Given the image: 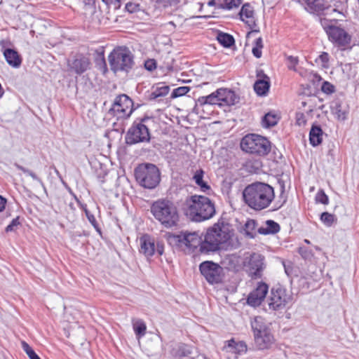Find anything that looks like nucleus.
I'll return each mask as SVG.
<instances>
[{"mask_svg": "<svg viewBox=\"0 0 359 359\" xmlns=\"http://www.w3.org/2000/svg\"><path fill=\"white\" fill-rule=\"evenodd\" d=\"M301 4L305 5V8L311 13H319L325 10H329L324 0H298Z\"/></svg>", "mask_w": 359, "mask_h": 359, "instance_id": "b1692460", "label": "nucleus"}, {"mask_svg": "<svg viewBox=\"0 0 359 359\" xmlns=\"http://www.w3.org/2000/svg\"><path fill=\"white\" fill-rule=\"evenodd\" d=\"M220 106H231L237 103L239 97L236 93L227 88H219L217 90Z\"/></svg>", "mask_w": 359, "mask_h": 359, "instance_id": "5701e85b", "label": "nucleus"}, {"mask_svg": "<svg viewBox=\"0 0 359 359\" xmlns=\"http://www.w3.org/2000/svg\"><path fill=\"white\" fill-rule=\"evenodd\" d=\"M117 118H127L133 111V102L126 95L123 94L117 96L111 109Z\"/></svg>", "mask_w": 359, "mask_h": 359, "instance_id": "f8f14e48", "label": "nucleus"}, {"mask_svg": "<svg viewBox=\"0 0 359 359\" xmlns=\"http://www.w3.org/2000/svg\"><path fill=\"white\" fill-rule=\"evenodd\" d=\"M22 348L28 355L29 359H41L39 356L35 353L33 348L25 341H22Z\"/></svg>", "mask_w": 359, "mask_h": 359, "instance_id": "ea45409f", "label": "nucleus"}, {"mask_svg": "<svg viewBox=\"0 0 359 359\" xmlns=\"http://www.w3.org/2000/svg\"><path fill=\"white\" fill-rule=\"evenodd\" d=\"M32 172V171H31V170H28V172H25V174H27V175H29V173H31Z\"/></svg>", "mask_w": 359, "mask_h": 359, "instance_id": "bf43d9fd", "label": "nucleus"}, {"mask_svg": "<svg viewBox=\"0 0 359 359\" xmlns=\"http://www.w3.org/2000/svg\"><path fill=\"white\" fill-rule=\"evenodd\" d=\"M255 344L259 350L269 348L274 343V337L264 319L256 316L251 320Z\"/></svg>", "mask_w": 359, "mask_h": 359, "instance_id": "39448f33", "label": "nucleus"}, {"mask_svg": "<svg viewBox=\"0 0 359 359\" xmlns=\"http://www.w3.org/2000/svg\"><path fill=\"white\" fill-rule=\"evenodd\" d=\"M278 116L271 112L267 113L262 119V126L264 128H270L276 126L278 121Z\"/></svg>", "mask_w": 359, "mask_h": 359, "instance_id": "473e14b6", "label": "nucleus"}, {"mask_svg": "<svg viewBox=\"0 0 359 359\" xmlns=\"http://www.w3.org/2000/svg\"><path fill=\"white\" fill-rule=\"evenodd\" d=\"M204 172L203 170H197L194 173L193 179L196 184L200 187L201 191L207 192L210 190V187L203 181Z\"/></svg>", "mask_w": 359, "mask_h": 359, "instance_id": "7c9ffc66", "label": "nucleus"}, {"mask_svg": "<svg viewBox=\"0 0 359 359\" xmlns=\"http://www.w3.org/2000/svg\"><path fill=\"white\" fill-rule=\"evenodd\" d=\"M133 327L137 339L143 337L146 333V324L140 319L133 320Z\"/></svg>", "mask_w": 359, "mask_h": 359, "instance_id": "2f4dec72", "label": "nucleus"}, {"mask_svg": "<svg viewBox=\"0 0 359 359\" xmlns=\"http://www.w3.org/2000/svg\"><path fill=\"white\" fill-rule=\"evenodd\" d=\"M20 222L18 221V217L13 219L11 224L6 226V231L9 232L15 231V227L18 226Z\"/></svg>", "mask_w": 359, "mask_h": 359, "instance_id": "a18cd8bd", "label": "nucleus"}, {"mask_svg": "<svg viewBox=\"0 0 359 359\" xmlns=\"http://www.w3.org/2000/svg\"><path fill=\"white\" fill-rule=\"evenodd\" d=\"M320 219L325 225L330 226L334 221V215L328 212H323L321 215Z\"/></svg>", "mask_w": 359, "mask_h": 359, "instance_id": "79ce46f5", "label": "nucleus"}, {"mask_svg": "<svg viewBox=\"0 0 359 359\" xmlns=\"http://www.w3.org/2000/svg\"><path fill=\"white\" fill-rule=\"evenodd\" d=\"M111 69L114 72H128L132 69L134 61L130 50L125 47L115 48L108 57Z\"/></svg>", "mask_w": 359, "mask_h": 359, "instance_id": "423d86ee", "label": "nucleus"}, {"mask_svg": "<svg viewBox=\"0 0 359 359\" xmlns=\"http://www.w3.org/2000/svg\"><path fill=\"white\" fill-rule=\"evenodd\" d=\"M240 19L250 29L257 26L255 13L253 7L249 4H245L239 13Z\"/></svg>", "mask_w": 359, "mask_h": 359, "instance_id": "4be33fe9", "label": "nucleus"}, {"mask_svg": "<svg viewBox=\"0 0 359 359\" xmlns=\"http://www.w3.org/2000/svg\"><path fill=\"white\" fill-rule=\"evenodd\" d=\"M231 237V231L228 224L216 223L209 228L204 235L203 250L206 254L215 252L221 249Z\"/></svg>", "mask_w": 359, "mask_h": 359, "instance_id": "f03ea898", "label": "nucleus"}, {"mask_svg": "<svg viewBox=\"0 0 359 359\" xmlns=\"http://www.w3.org/2000/svg\"><path fill=\"white\" fill-rule=\"evenodd\" d=\"M269 78L265 76L264 79H259L255 83L254 89L259 95H264L269 91Z\"/></svg>", "mask_w": 359, "mask_h": 359, "instance_id": "c756f323", "label": "nucleus"}, {"mask_svg": "<svg viewBox=\"0 0 359 359\" xmlns=\"http://www.w3.org/2000/svg\"><path fill=\"white\" fill-rule=\"evenodd\" d=\"M151 212L155 219L165 228L175 226L178 222L179 215L177 208L170 201H155L151 207Z\"/></svg>", "mask_w": 359, "mask_h": 359, "instance_id": "20e7f679", "label": "nucleus"}, {"mask_svg": "<svg viewBox=\"0 0 359 359\" xmlns=\"http://www.w3.org/2000/svg\"><path fill=\"white\" fill-rule=\"evenodd\" d=\"M316 98H309L306 101H304L302 102V105L303 107H308V109H306L305 114L303 112H297L296 114V123L298 126H305L306 123V117H312V113L316 109Z\"/></svg>", "mask_w": 359, "mask_h": 359, "instance_id": "412c9836", "label": "nucleus"}, {"mask_svg": "<svg viewBox=\"0 0 359 359\" xmlns=\"http://www.w3.org/2000/svg\"><path fill=\"white\" fill-rule=\"evenodd\" d=\"M17 168L20 170H21L22 172H23L24 173L26 172H28V169L22 167V165H16Z\"/></svg>", "mask_w": 359, "mask_h": 359, "instance_id": "6e6d98bb", "label": "nucleus"}, {"mask_svg": "<svg viewBox=\"0 0 359 359\" xmlns=\"http://www.w3.org/2000/svg\"><path fill=\"white\" fill-rule=\"evenodd\" d=\"M202 275L210 283H218L222 281V268L212 262H204L200 265Z\"/></svg>", "mask_w": 359, "mask_h": 359, "instance_id": "ddd939ff", "label": "nucleus"}, {"mask_svg": "<svg viewBox=\"0 0 359 359\" xmlns=\"http://www.w3.org/2000/svg\"><path fill=\"white\" fill-rule=\"evenodd\" d=\"M206 104H219V105L217 90H216L215 92L211 93L210 95H209L208 96L200 97L196 101V107H198L199 106H203Z\"/></svg>", "mask_w": 359, "mask_h": 359, "instance_id": "cd10ccee", "label": "nucleus"}, {"mask_svg": "<svg viewBox=\"0 0 359 359\" xmlns=\"http://www.w3.org/2000/svg\"><path fill=\"white\" fill-rule=\"evenodd\" d=\"M304 242H305V243H308V244H309V243H310V241H308V240H306H306H304Z\"/></svg>", "mask_w": 359, "mask_h": 359, "instance_id": "052dcab7", "label": "nucleus"}, {"mask_svg": "<svg viewBox=\"0 0 359 359\" xmlns=\"http://www.w3.org/2000/svg\"><path fill=\"white\" fill-rule=\"evenodd\" d=\"M169 93V87L165 85H162L160 87H157L151 94V97L153 99H156L159 97H164Z\"/></svg>", "mask_w": 359, "mask_h": 359, "instance_id": "e433bc0d", "label": "nucleus"}, {"mask_svg": "<svg viewBox=\"0 0 359 359\" xmlns=\"http://www.w3.org/2000/svg\"><path fill=\"white\" fill-rule=\"evenodd\" d=\"M178 349L181 351L180 356H185L191 353V351L188 349V346L184 344L179 346Z\"/></svg>", "mask_w": 359, "mask_h": 359, "instance_id": "49530a36", "label": "nucleus"}, {"mask_svg": "<svg viewBox=\"0 0 359 359\" xmlns=\"http://www.w3.org/2000/svg\"><path fill=\"white\" fill-rule=\"evenodd\" d=\"M280 231V226L273 220H267L265 226L259 227L257 231L260 234L267 235L278 233Z\"/></svg>", "mask_w": 359, "mask_h": 359, "instance_id": "bb28decb", "label": "nucleus"}, {"mask_svg": "<svg viewBox=\"0 0 359 359\" xmlns=\"http://www.w3.org/2000/svg\"><path fill=\"white\" fill-rule=\"evenodd\" d=\"M139 252L147 258L152 257L155 252L162 255L164 252V245L161 242H156V239L149 235L143 234L138 238Z\"/></svg>", "mask_w": 359, "mask_h": 359, "instance_id": "9b49d317", "label": "nucleus"}, {"mask_svg": "<svg viewBox=\"0 0 359 359\" xmlns=\"http://www.w3.org/2000/svg\"><path fill=\"white\" fill-rule=\"evenodd\" d=\"M222 351L226 354L227 359H237L238 355L247 351V345L243 341H236L231 339L226 342Z\"/></svg>", "mask_w": 359, "mask_h": 359, "instance_id": "a211bd4d", "label": "nucleus"}, {"mask_svg": "<svg viewBox=\"0 0 359 359\" xmlns=\"http://www.w3.org/2000/svg\"><path fill=\"white\" fill-rule=\"evenodd\" d=\"M325 30L328 35L329 39L339 46H346L351 41L350 35L339 27L332 25L325 27Z\"/></svg>", "mask_w": 359, "mask_h": 359, "instance_id": "2eb2a0df", "label": "nucleus"}, {"mask_svg": "<svg viewBox=\"0 0 359 359\" xmlns=\"http://www.w3.org/2000/svg\"><path fill=\"white\" fill-rule=\"evenodd\" d=\"M179 241L184 244L188 248L194 251L198 249V251L202 254H206L203 250L204 243V236L199 235L197 232L184 233L178 236Z\"/></svg>", "mask_w": 359, "mask_h": 359, "instance_id": "dca6fc26", "label": "nucleus"}, {"mask_svg": "<svg viewBox=\"0 0 359 359\" xmlns=\"http://www.w3.org/2000/svg\"><path fill=\"white\" fill-rule=\"evenodd\" d=\"M269 291V286L263 282L258 283L257 287L253 290L248 297V304L252 306H258L266 298Z\"/></svg>", "mask_w": 359, "mask_h": 359, "instance_id": "f3484780", "label": "nucleus"}, {"mask_svg": "<svg viewBox=\"0 0 359 359\" xmlns=\"http://www.w3.org/2000/svg\"><path fill=\"white\" fill-rule=\"evenodd\" d=\"M185 212L192 220L201 222L212 217L215 208L208 197L194 195L187 200Z\"/></svg>", "mask_w": 359, "mask_h": 359, "instance_id": "7ed1b4c3", "label": "nucleus"}, {"mask_svg": "<svg viewBox=\"0 0 359 359\" xmlns=\"http://www.w3.org/2000/svg\"><path fill=\"white\" fill-rule=\"evenodd\" d=\"M330 110L332 114L339 121H345L349 114L348 104L339 99H336L331 102Z\"/></svg>", "mask_w": 359, "mask_h": 359, "instance_id": "6ab92c4d", "label": "nucleus"}, {"mask_svg": "<svg viewBox=\"0 0 359 359\" xmlns=\"http://www.w3.org/2000/svg\"><path fill=\"white\" fill-rule=\"evenodd\" d=\"M258 31L257 30H252L251 32H249L248 33V36H249L250 35L252 34L253 33H255V32H257Z\"/></svg>", "mask_w": 359, "mask_h": 359, "instance_id": "13d9d810", "label": "nucleus"}, {"mask_svg": "<svg viewBox=\"0 0 359 359\" xmlns=\"http://www.w3.org/2000/svg\"><path fill=\"white\" fill-rule=\"evenodd\" d=\"M243 265L249 277L259 279L262 277L266 268L265 258L262 255L254 252L244 258Z\"/></svg>", "mask_w": 359, "mask_h": 359, "instance_id": "9d476101", "label": "nucleus"}, {"mask_svg": "<svg viewBox=\"0 0 359 359\" xmlns=\"http://www.w3.org/2000/svg\"><path fill=\"white\" fill-rule=\"evenodd\" d=\"M323 130L320 127L313 126L309 133L310 143L316 147L320 144L322 142Z\"/></svg>", "mask_w": 359, "mask_h": 359, "instance_id": "c85d7f7f", "label": "nucleus"}, {"mask_svg": "<svg viewBox=\"0 0 359 359\" xmlns=\"http://www.w3.org/2000/svg\"><path fill=\"white\" fill-rule=\"evenodd\" d=\"M263 48L262 39L259 37L255 41L254 46L252 48V53L257 57L259 58L262 56V49Z\"/></svg>", "mask_w": 359, "mask_h": 359, "instance_id": "58836bf2", "label": "nucleus"}, {"mask_svg": "<svg viewBox=\"0 0 359 359\" xmlns=\"http://www.w3.org/2000/svg\"><path fill=\"white\" fill-rule=\"evenodd\" d=\"M266 302L269 311H280L292 302V295L285 288L279 285L271 290Z\"/></svg>", "mask_w": 359, "mask_h": 359, "instance_id": "1a4fd4ad", "label": "nucleus"}, {"mask_svg": "<svg viewBox=\"0 0 359 359\" xmlns=\"http://www.w3.org/2000/svg\"><path fill=\"white\" fill-rule=\"evenodd\" d=\"M189 90H190V88L188 86H182V87L177 88L173 90L171 97L172 98H175V97L183 96V95H186L189 91Z\"/></svg>", "mask_w": 359, "mask_h": 359, "instance_id": "a19ab883", "label": "nucleus"}, {"mask_svg": "<svg viewBox=\"0 0 359 359\" xmlns=\"http://www.w3.org/2000/svg\"><path fill=\"white\" fill-rule=\"evenodd\" d=\"M321 90L326 94H332L335 90V87L328 81H324L321 86Z\"/></svg>", "mask_w": 359, "mask_h": 359, "instance_id": "37998d69", "label": "nucleus"}, {"mask_svg": "<svg viewBox=\"0 0 359 359\" xmlns=\"http://www.w3.org/2000/svg\"><path fill=\"white\" fill-rule=\"evenodd\" d=\"M203 359H208L205 356H203Z\"/></svg>", "mask_w": 359, "mask_h": 359, "instance_id": "e2e57ef3", "label": "nucleus"}, {"mask_svg": "<svg viewBox=\"0 0 359 359\" xmlns=\"http://www.w3.org/2000/svg\"><path fill=\"white\" fill-rule=\"evenodd\" d=\"M316 63L317 65L324 69L329 67V55L326 52H323L316 59Z\"/></svg>", "mask_w": 359, "mask_h": 359, "instance_id": "4c0bfd02", "label": "nucleus"}, {"mask_svg": "<svg viewBox=\"0 0 359 359\" xmlns=\"http://www.w3.org/2000/svg\"><path fill=\"white\" fill-rule=\"evenodd\" d=\"M86 216L88 219V221L95 227L96 226V219L93 215L90 214V212L86 210Z\"/></svg>", "mask_w": 359, "mask_h": 359, "instance_id": "8fccbe9b", "label": "nucleus"}, {"mask_svg": "<svg viewBox=\"0 0 359 359\" xmlns=\"http://www.w3.org/2000/svg\"><path fill=\"white\" fill-rule=\"evenodd\" d=\"M208 6H217L218 8H219V4L216 1V0H210L208 1Z\"/></svg>", "mask_w": 359, "mask_h": 359, "instance_id": "5fc2aeb1", "label": "nucleus"}, {"mask_svg": "<svg viewBox=\"0 0 359 359\" xmlns=\"http://www.w3.org/2000/svg\"><path fill=\"white\" fill-rule=\"evenodd\" d=\"M3 53L6 62L10 66L15 68H18L20 66L22 59L16 50L11 48H6Z\"/></svg>", "mask_w": 359, "mask_h": 359, "instance_id": "a878e982", "label": "nucleus"}, {"mask_svg": "<svg viewBox=\"0 0 359 359\" xmlns=\"http://www.w3.org/2000/svg\"><path fill=\"white\" fill-rule=\"evenodd\" d=\"M287 60L290 62L289 68L291 69H294V67L298 62L297 57H293V56H289Z\"/></svg>", "mask_w": 359, "mask_h": 359, "instance_id": "de8ad7c7", "label": "nucleus"}, {"mask_svg": "<svg viewBox=\"0 0 359 359\" xmlns=\"http://www.w3.org/2000/svg\"><path fill=\"white\" fill-rule=\"evenodd\" d=\"M29 176L34 180H36V181L39 182L40 184H42L41 180L39 177H38L37 175L34 172H32L31 173H29Z\"/></svg>", "mask_w": 359, "mask_h": 359, "instance_id": "864d4df0", "label": "nucleus"}, {"mask_svg": "<svg viewBox=\"0 0 359 359\" xmlns=\"http://www.w3.org/2000/svg\"><path fill=\"white\" fill-rule=\"evenodd\" d=\"M68 67L70 71L81 74L89 68L90 61L87 57L79 55L68 61Z\"/></svg>", "mask_w": 359, "mask_h": 359, "instance_id": "aec40b11", "label": "nucleus"}, {"mask_svg": "<svg viewBox=\"0 0 359 359\" xmlns=\"http://www.w3.org/2000/svg\"><path fill=\"white\" fill-rule=\"evenodd\" d=\"M316 200L318 202L321 203L323 204L326 205L328 203V197L323 190H320L317 193L316 196Z\"/></svg>", "mask_w": 359, "mask_h": 359, "instance_id": "c03bdc74", "label": "nucleus"}, {"mask_svg": "<svg viewBox=\"0 0 359 359\" xmlns=\"http://www.w3.org/2000/svg\"><path fill=\"white\" fill-rule=\"evenodd\" d=\"M144 67L147 69L152 71L156 68V62L154 60H149L146 61Z\"/></svg>", "mask_w": 359, "mask_h": 359, "instance_id": "09e8293b", "label": "nucleus"}, {"mask_svg": "<svg viewBox=\"0 0 359 359\" xmlns=\"http://www.w3.org/2000/svg\"><path fill=\"white\" fill-rule=\"evenodd\" d=\"M29 176L34 180H36V181L39 182L40 184H42L41 180L39 177H38L37 175L34 172H32L31 173H29Z\"/></svg>", "mask_w": 359, "mask_h": 359, "instance_id": "603ef678", "label": "nucleus"}, {"mask_svg": "<svg viewBox=\"0 0 359 359\" xmlns=\"http://www.w3.org/2000/svg\"><path fill=\"white\" fill-rule=\"evenodd\" d=\"M149 139V130L145 125L142 123L131 127L126 137V143L128 144L148 142Z\"/></svg>", "mask_w": 359, "mask_h": 359, "instance_id": "4468645a", "label": "nucleus"}, {"mask_svg": "<svg viewBox=\"0 0 359 359\" xmlns=\"http://www.w3.org/2000/svg\"><path fill=\"white\" fill-rule=\"evenodd\" d=\"M243 261L240 256L231 254L226 255L222 259V264L229 270L238 271L241 268Z\"/></svg>", "mask_w": 359, "mask_h": 359, "instance_id": "393cba45", "label": "nucleus"}, {"mask_svg": "<svg viewBox=\"0 0 359 359\" xmlns=\"http://www.w3.org/2000/svg\"><path fill=\"white\" fill-rule=\"evenodd\" d=\"M137 181L147 189L155 188L160 182V172L154 164H142L135 171Z\"/></svg>", "mask_w": 359, "mask_h": 359, "instance_id": "0eeeda50", "label": "nucleus"}, {"mask_svg": "<svg viewBox=\"0 0 359 359\" xmlns=\"http://www.w3.org/2000/svg\"><path fill=\"white\" fill-rule=\"evenodd\" d=\"M245 203L252 209L262 210L268 208L275 198L273 188L264 182L247 186L243 192Z\"/></svg>", "mask_w": 359, "mask_h": 359, "instance_id": "f257e3e1", "label": "nucleus"}, {"mask_svg": "<svg viewBox=\"0 0 359 359\" xmlns=\"http://www.w3.org/2000/svg\"><path fill=\"white\" fill-rule=\"evenodd\" d=\"M2 95H3V93L1 92V93H0V97L2 96Z\"/></svg>", "mask_w": 359, "mask_h": 359, "instance_id": "680f3d73", "label": "nucleus"}, {"mask_svg": "<svg viewBox=\"0 0 359 359\" xmlns=\"http://www.w3.org/2000/svg\"><path fill=\"white\" fill-rule=\"evenodd\" d=\"M299 252H300L301 255H302L304 258H307V257H308V256H307V255H306V252H303L302 248H300Z\"/></svg>", "mask_w": 359, "mask_h": 359, "instance_id": "4d7b16f0", "label": "nucleus"}, {"mask_svg": "<svg viewBox=\"0 0 359 359\" xmlns=\"http://www.w3.org/2000/svg\"><path fill=\"white\" fill-rule=\"evenodd\" d=\"M257 226L256 222L253 219H249L246 222L244 227V231L245 235L250 238H252L255 237L256 231L255 229Z\"/></svg>", "mask_w": 359, "mask_h": 359, "instance_id": "72a5a7b5", "label": "nucleus"}, {"mask_svg": "<svg viewBox=\"0 0 359 359\" xmlns=\"http://www.w3.org/2000/svg\"><path fill=\"white\" fill-rule=\"evenodd\" d=\"M241 147L248 153L259 155H266L271 150L269 141L266 138L256 134L245 135L241 140Z\"/></svg>", "mask_w": 359, "mask_h": 359, "instance_id": "6e6552de", "label": "nucleus"}, {"mask_svg": "<svg viewBox=\"0 0 359 359\" xmlns=\"http://www.w3.org/2000/svg\"><path fill=\"white\" fill-rule=\"evenodd\" d=\"M218 41L224 47H230L233 43V38L226 33H220L217 36Z\"/></svg>", "mask_w": 359, "mask_h": 359, "instance_id": "c9c22d12", "label": "nucleus"}, {"mask_svg": "<svg viewBox=\"0 0 359 359\" xmlns=\"http://www.w3.org/2000/svg\"><path fill=\"white\" fill-rule=\"evenodd\" d=\"M6 204V199L0 196V212L3 211Z\"/></svg>", "mask_w": 359, "mask_h": 359, "instance_id": "3c124183", "label": "nucleus"}, {"mask_svg": "<svg viewBox=\"0 0 359 359\" xmlns=\"http://www.w3.org/2000/svg\"><path fill=\"white\" fill-rule=\"evenodd\" d=\"M219 4L220 8L232 9L241 4V0H216Z\"/></svg>", "mask_w": 359, "mask_h": 359, "instance_id": "f704fd0d", "label": "nucleus"}]
</instances>
